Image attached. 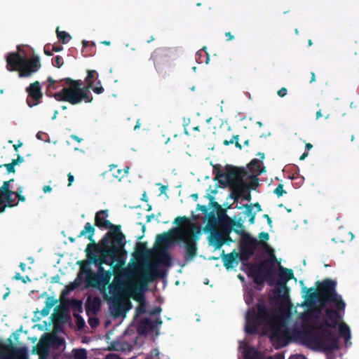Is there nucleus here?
<instances>
[{
	"instance_id": "4c0bfd02",
	"label": "nucleus",
	"mask_w": 359,
	"mask_h": 359,
	"mask_svg": "<svg viewBox=\"0 0 359 359\" xmlns=\"http://www.w3.org/2000/svg\"><path fill=\"white\" fill-rule=\"evenodd\" d=\"M129 168L127 167L124 170L118 169L116 172L112 173L114 178L117 179L118 181H121L128 172Z\"/></svg>"
},
{
	"instance_id": "f3484780",
	"label": "nucleus",
	"mask_w": 359,
	"mask_h": 359,
	"mask_svg": "<svg viewBox=\"0 0 359 359\" xmlns=\"http://www.w3.org/2000/svg\"><path fill=\"white\" fill-rule=\"evenodd\" d=\"M335 307L336 309L326 308L325 309V318L322 323H318V325H324V326L332 329L337 328L342 318L340 312L344 311L346 306L341 309H339L336 306Z\"/></svg>"
},
{
	"instance_id": "a19ab883",
	"label": "nucleus",
	"mask_w": 359,
	"mask_h": 359,
	"mask_svg": "<svg viewBox=\"0 0 359 359\" xmlns=\"http://www.w3.org/2000/svg\"><path fill=\"white\" fill-rule=\"evenodd\" d=\"M96 94H101L104 92V89L102 86L101 81L100 80L96 81V85L95 86H93L92 88H90Z\"/></svg>"
},
{
	"instance_id": "423d86ee",
	"label": "nucleus",
	"mask_w": 359,
	"mask_h": 359,
	"mask_svg": "<svg viewBox=\"0 0 359 359\" xmlns=\"http://www.w3.org/2000/svg\"><path fill=\"white\" fill-rule=\"evenodd\" d=\"M315 325V330L304 332V338L311 344L325 351L338 348L339 339L332 329L324 325Z\"/></svg>"
},
{
	"instance_id": "09e8293b",
	"label": "nucleus",
	"mask_w": 359,
	"mask_h": 359,
	"mask_svg": "<svg viewBox=\"0 0 359 359\" xmlns=\"http://www.w3.org/2000/svg\"><path fill=\"white\" fill-rule=\"evenodd\" d=\"M47 82L48 83V86H47V90H50V89L55 90L57 88V87L55 86L57 81L53 79L52 77H50V76L48 77Z\"/></svg>"
},
{
	"instance_id": "774afa93",
	"label": "nucleus",
	"mask_w": 359,
	"mask_h": 359,
	"mask_svg": "<svg viewBox=\"0 0 359 359\" xmlns=\"http://www.w3.org/2000/svg\"><path fill=\"white\" fill-rule=\"evenodd\" d=\"M289 359H306V358L304 357V355H301V354H297V355H291Z\"/></svg>"
},
{
	"instance_id": "72a5a7b5",
	"label": "nucleus",
	"mask_w": 359,
	"mask_h": 359,
	"mask_svg": "<svg viewBox=\"0 0 359 359\" xmlns=\"http://www.w3.org/2000/svg\"><path fill=\"white\" fill-rule=\"evenodd\" d=\"M244 219L242 217H239L236 221L233 219L232 228L234 232L237 234L243 235L244 233L243 223Z\"/></svg>"
},
{
	"instance_id": "473e14b6",
	"label": "nucleus",
	"mask_w": 359,
	"mask_h": 359,
	"mask_svg": "<svg viewBox=\"0 0 359 359\" xmlns=\"http://www.w3.org/2000/svg\"><path fill=\"white\" fill-rule=\"evenodd\" d=\"M206 47H203L197 52L196 61L198 63H202L204 62L205 63L208 64L209 62L210 57L206 51Z\"/></svg>"
},
{
	"instance_id": "bb28decb",
	"label": "nucleus",
	"mask_w": 359,
	"mask_h": 359,
	"mask_svg": "<svg viewBox=\"0 0 359 359\" xmlns=\"http://www.w3.org/2000/svg\"><path fill=\"white\" fill-rule=\"evenodd\" d=\"M147 248L145 243L138 242L136 244L134 257L137 260L144 259L147 255Z\"/></svg>"
},
{
	"instance_id": "f257e3e1",
	"label": "nucleus",
	"mask_w": 359,
	"mask_h": 359,
	"mask_svg": "<svg viewBox=\"0 0 359 359\" xmlns=\"http://www.w3.org/2000/svg\"><path fill=\"white\" fill-rule=\"evenodd\" d=\"M95 231V227L90 222H87L78 236L79 238L86 236L90 242L85 250L88 259L97 268L102 266V264L112 266L123 264L126 255L124 240L118 243L114 240H107L106 243H103L101 240L96 243L93 239Z\"/></svg>"
},
{
	"instance_id": "0e129e2a",
	"label": "nucleus",
	"mask_w": 359,
	"mask_h": 359,
	"mask_svg": "<svg viewBox=\"0 0 359 359\" xmlns=\"http://www.w3.org/2000/svg\"><path fill=\"white\" fill-rule=\"evenodd\" d=\"M23 161H24V158L19 154L18 155L17 158L12 160V162L14 163L15 166L16 165H18L20 163H22Z\"/></svg>"
},
{
	"instance_id": "6e6552de",
	"label": "nucleus",
	"mask_w": 359,
	"mask_h": 359,
	"mask_svg": "<svg viewBox=\"0 0 359 359\" xmlns=\"http://www.w3.org/2000/svg\"><path fill=\"white\" fill-rule=\"evenodd\" d=\"M266 251L271 253V259H264L257 266L248 264L250 269L248 276L252 278L254 283L258 286H263L265 281L270 285L273 284L272 277L275 271L273 267L277 259L271 248H268Z\"/></svg>"
},
{
	"instance_id": "ea45409f",
	"label": "nucleus",
	"mask_w": 359,
	"mask_h": 359,
	"mask_svg": "<svg viewBox=\"0 0 359 359\" xmlns=\"http://www.w3.org/2000/svg\"><path fill=\"white\" fill-rule=\"evenodd\" d=\"M71 305H72V307L73 309H74L79 312H82L83 309H82V303L81 301L76 300V299H73L71 302Z\"/></svg>"
},
{
	"instance_id": "6ab92c4d",
	"label": "nucleus",
	"mask_w": 359,
	"mask_h": 359,
	"mask_svg": "<svg viewBox=\"0 0 359 359\" xmlns=\"http://www.w3.org/2000/svg\"><path fill=\"white\" fill-rule=\"evenodd\" d=\"M14 182V179H11L8 181H4L2 186L0 187V205L6 203L7 207L12 208L16 206L18 203L13 198V191L11 189V183Z\"/></svg>"
},
{
	"instance_id": "c756f323",
	"label": "nucleus",
	"mask_w": 359,
	"mask_h": 359,
	"mask_svg": "<svg viewBox=\"0 0 359 359\" xmlns=\"http://www.w3.org/2000/svg\"><path fill=\"white\" fill-rule=\"evenodd\" d=\"M86 282L88 285L93 287H97L100 285L98 274L92 272L90 270H88L87 271Z\"/></svg>"
},
{
	"instance_id": "13d9d810",
	"label": "nucleus",
	"mask_w": 359,
	"mask_h": 359,
	"mask_svg": "<svg viewBox=\"0 0 359 359\" xmlns=\"http://www.w3.org/2000/svg\"><path fill=\"white\" fill-rule=\"evenodd\" d=\"M44 53L46 55H48V56H50L53 55V52L52 51V46L49 44H47L44 46Z\"/></svg>"
},
{
	"instance_id": "4be33fe9",
	"label": "nucleus",
	"mask_w": 359,
	"mask_h": 359,
	"mask_svg": "<svg viewBox=\"0 0 359 359\" xmlns=\"http://www.w3.org/2000/svg\"><path fill=\"white\" fill-rule=\"evenodd\" d=\"M205 217L208 220V222L203 228L204 232H208L210 231H214V229H217L216 228L218 226L219 221L218 218H217L215 210L210 211L205 216Z\"/></svg>"
},
{
	"instance_id": "4468645a",
	"label": "nucleus",
	"mask_w": 359,
	"mask_h": 359,
	"mask_svg": "<svg viewBox=\"0 0 359 359\" xmlns=\"http://www.w3.org/2000/svg\"><path fill=\"white\" fill-rule=\"evenodd\" d=\"M259 244L258 241L247 234L242 238L240 245V260L243 262H248L254 255L256 248Z\"/></svg>"
},
{
	"instance_id": "393cba45",
	"label": "nucleus",
	"mask_w": 359,
	"mask_h": 359,
	"mask_svg": "<svg viewBox=\"0 0 359 359\" xmlns=\"http://www.w3.org/2000/svg\"><path fill=\"white\" fill-rule=\"evenodd\" d=\"M238 252H232L223 257L224 266L226 269H230L234 267V264H238V258L240 259Z\"/></svg>"
},
{
	"instance_id": "39448f33",
	"label": "nucleus",
	"mask_w": 359,
	"mask_h": 359,
	"mask_svg": "<svg viewBox=\"0 0 359 359\" xmlns=\"http://www.w3.org/2000/svg\"><path fill=\"white\" fill-rule=\"evenodd\" d=\"M6 69L9 72H18L20 78L29 77L37 72L41 65L38 56L28 58L19 46L18 51L10 52L6 56Z\"/></svg>"
},
{
	"instance_id": "f03ea898",
	"label": "nucleus",
	"mask_w": 359,
	"mask_h": 359,
	"mask_svg": "<svg viewBox=\"0 0 359 359\" xmlns=\"http://www.w3.org/2000/svg\"><path fill=\"white\" fill-rule=\"evenodd\" d=\"M87 73L88 75L85 80L86 86H83V82L81 80H73L71 78H65L61 80L68 86L55 93L53 95L54 98L57 101L68 102L74 105L83 101L91 102L93 97L89 90L93 87L95 81L97 79L98 74L95 70H88Z\"/></svg>"
},
{
	"instance_id": "2eb2a0df",
	"label": "nucleus",
	"mask_w": 359,
	"mask_h": 359,
	"mask_svg": "<svg viewBox=\"0 0 359 359\" xmlns=\"http://www.w3.org/2000/svg\"><path fill=\"white\" fill-rule=\"evenodd\" d=\"M279 288L277 290V296L283 299H288V288L286 285L287 281L292 279H295L293 271L290 269H287L280 266L279 273Z\"/></svg>"
},
{
	"instance_id": "5fc2aeb1",
	"label": "nucleus",
	"mask_w": 359,
	"mask_h": 359,
	"mask_svg": "<svg viewBox=\"0 0 359 359\" xmlns=\"http://www.w3.org/2000/svg\"><path fill=\"white\" fill-rule=\"evenodd\" d=\"M197 210H200L201 211H202L204 215H205V216L210 212H209V208L206 205H203L198 204Z\"/></svg>"
},
{
	"instance_id": "dca6fc26",
	"label": "nucleus",
	"mask_w": 359,
	"mask_h": 359,
	"mask_svg": "<svg viewBox=\"0 0 359 359\" xmlns=\"http://www.w3.org/2000/svg\"><path fill=\"white\" fill-rule=\"evenodd\" d=\"M184 228H172L168 231L158 234L156 238V242L158 245H163V248H168V245L175 241H179L182 238Z\"/></svg>"
},
{
	"instance_id": "20e7f679",
	"label": "nucleus",
	"mask_w": 359,
	"mask_h": 359,
	"mask_svg": "<svg viewBox=\"0 0 359 359\" xmlns=\"http://www.w3.org/2000/svg\"><path fill=\"white\" fill-rule=\"evenodd\" d=\"M316 285L317 290H314L313 287L307 290V294L305 295L307 306H314L316 299H318L322 306L327 303H333L339 309H344L345 302L341 295L337 292V282L335 280L325 278L322 281H317Z\"/></svg>"
},
{
	"instance_id": "603ef678",
	"label": "nucleus",
	"mask_w": 359,
	"mask_h": 359,
	"mask_svg": "<svg viewBox=\"0 0 359 359\" xmlns=\"http://www.w3.org/2000/svg\"><path fill=\"white\" fill-rule=\"evenodd\" d=\"M208 198L210 200V204L213 208V210H217L222 208V206L216 201H212L213 197L210 195H208Z\"/></svg>"
},
{
	"instance_id": "0eeeda50",
	"label": "nucleus",
	"mask_w": 359,
	"mask_h": 359,
	"mask_svg": "<svg viewBox=\"0 0 359 359\" xmlns=\"http://www.w3.org/2000/svg\"><path fill=\"white\" fill-rule=\"evenodd\" d=\"M163 273L158 269L156 264L149 265L144 271V274L136 283H132L130 289L137 294L133 299L139 302V305L135 309V316L138 317L146 313L147 305L142 292L147 283L154 281L156 278L161 277Z\"/></svg>"
},
{
	"instance_id": "052dcab7",
	"label": "nucleus",
	"mask_w": 359,
	"mask_h": 359,
	"mask_svg": "<svg viewBox=\"0 0 359 359\" xmlns=\"http://www.w3.org/2000/svg\"><path fill=\"white\" fill-rule=\"evenodd\" d=\"M287 93V90L286 88L283 87L280 90H278L277 94L279 97H285Z\"/></svg>"
},
{
	"instance_id": "58836bf2",
	"label": "nucleus",
	"mask_w": 359,
	"mask_h": 359,
	"mask_svg": "<svg viewBox=\"0 0 359 359\" xmlns=\"http://www.w3.org/2000/svg\"><path fill=\"white\" fill-rule=\"evenodd\" d=\"M129 344L127 342L123 343H118L116 344H112V349L115 351H125L127 348L129 347Z\"/></svg>"
},
{
	"instance_id": "7ed1b4c3",
	"label": "nucleus",
	"mask_w": 359,
	"mask_h": 359,
	"mask_svg": "<svg viewBox=\"0 0 359 359\" xmlns=\"http://www.w3.org/2000/svg\"><path fill=\"white\" fill-rule=\"evenodd\" d=\"M215 180L231 191L230 197L235 201L240 198L241 192L245 188L244 180L247 178L248 171L244 168H238L231 165H225L224 170L219 165L213 166Z\"/></svg>"
},
{
	"instance_id": "37998d69",
	"label": "nucleus",
	"mask_w": 359,
	"mask_h": 359,
	"mask_svg": "<svg viewBox=\"0 0 359 359\" xmlns=\"http://www.w3.org/2000/svg\"><path fill=\"white\" fill-rule=\"evenodd\" d=\"M243 207L245 209L244 213L248 217H251L254 215H256V213L253 212L252 204H245L243 205Z\"/></svg>"
},
{
	"instance_id": "7c9ffc66",
	"label": "nucleus",
	"mask_w": 359,
	"mask_h": 359,
	"mask_svg": "<svg viewBox=\"0 0 359 359\" xmlns=\"http://www.w3.org/2000/svg\"><path fill=\"white\" fill-rule=\"evenodd\" d=\"M337 327L339 328L340 336L343 337L346 341H348L351 337L349 327L345 323H341Z\"/></svg>"
},
{
	"instance_id": "aec40b11",
	"label": "nucleus",
	"mask_w": 359,
	"mask_h": 359,
	"mask_svg": "<svg viewBox=\"0 0 359 359\" xmlns=\"http://www.w3.org/2000/svg\"><path fill=\"white\" fill-rule=\"evenodd\" d=\"M321 313V310L320 308L315 307L313 309L309 311L304 318V320L305 321H312V330H315V325H318L320 323L318 320H320Z\"/></svg>"
},
{
	"instance_id": "cd10ccee",
	"label": "nucleus",
	"mask_w": 359,
	"mask_h": 359,
	"mask_svg": "<svg viewBox=\"0 0 359 359\" xmlns=\"http://www.w3.org/2000/svg\"><path fill=\"white\" fill-rule=\"evenodd\" d=\"M248 167L252 175H259L265 172V168H261L260 161L257 158L252 159L248 165Z\"/></svg>"
},
{
	"instance_id": "1a4fd4ad",
	"label": "nucleus",
	"mask_w": 359,
	"mask_h": 359,
	"mask_svg": "<svg viewBox=\"0 0 359 359\" xmlns=\"http://www.w3.org/2000/svg\"><path fill=\"white\" fill-rule=\"evenodd\" d=\"M109 215L107 210H100L95 214V224L98 228L108 229L109 231L101 239L103 243H106L107 240H114L116 242H121L125 240V235L121 232V225H115L109 220L106 219Z\"/></svg>"
},
{
	"instance_id": "864d4df0",
	"label": "nucleus",
	"mask_w": 359,
	"mask_h": 359,
	"mask_svg": "<svg viewBox=\"0 0 359 359\" xmlns=\"http://www.w3.org/2000/svg\"><path fill=\"white\" fill-rule=\"evenodd\" d=\"M240 198H242L243 200L250 201H251L252 196L250 191L249 190L244 191L241 195Z\"/></svg>"
},
{
	"instance_id": "6e6d98bb",
	"label": "nucleus",
	"mask_w": 359,
	"mask_h": 359,
	"mask_svg": "<svg viewBox=\"0 0 359 359\" xmlns=\"http://www.w3.org/2000/svg\"><path fill=\"white\" fill-rule=\"evenodd\" d=\"M48 137V135L42 131H39L36 134V138L38 140H42V141H46V138Z\"/></svg>"
},
{
	"instance_id": "79ce46f5",
	"label": "nucleus",
	"mask_w": 359,
	"mask_h": 359,
	"mask_svg": "<svg viewBox=\"0 0 359 359\" xmlns=\"http://www.w3.org/2000/svg\"><path fill=\"white\" fill-rule=\"evenodd\" d=\"M216 216L219 222L226 219V217H229L226 213V210L222 207L217 210Z\"/></svg>"
},
{
	"instance_id": "a211bd4d",
	"label": "nucleus",
	"mask_w": 359,
	"mask_h": 359,
	"mask_svg": "<svg viewBox=\"0 0 359 359\" xmlns=\"http://www.w3.org/2000/svg\"><path fill=\"white\" fill-rule=\"evenodd\" d=\"M26 92L28 94L26 102L29 107H33L41 103L43 93L39 81H36L30 83L26 88Z\"/></svg>"
},
{
	"instance_id": "3c124183",
	"label": "nucleus",
	"mask_w": 359,
	"mask_h": 359,
	"mask_svg": "<svg viewBox=\"0 0 359 359\" xmlns=\"http://www.w3.org/2000/svg\"><path fill=\"white\" fill-rule=\"evenodd\" d=\"M286 192L283 189V184H279L274 190V194H276L278 197L282 196Z\"/></svg>"
},
{
	"instance_id": "b1692460",
	"label": "nucleus",
	"mask_w": 359,
	"mask_h": 359,
	"mask_svg": "<svg viewBox=\"0 0 359 359\" xmlns=\"http://www.w3.org/2000/svg\"><path fill=\"white\" fill-rule=\"evenodd\" d=\"M210 242L215 245L216 249H219L224 244V236L223 233L219 232L217 229L210 231Z\"/></svg>"
},
{
	"instance_id": "bf43d9fd",
	"label": "nucleus",
	"mask_w": 359,
	"mask_h": 359,
	"mask_svg": "<svg viewBox=\"0 0 359 359\" xmlns=\"http://www.w3.org/2000/svg\"><path fill=\"white\" fill-rule=\"evenodd\" d=\"M88 323L89 325L92 327H95L96 326L98 325L99 324V320L97 318H90L88 320Z\"/></svg>"
},
{
	"instance_id": "2f4dec72",
	"label": "nucleus",
	"mask_w": 359,
	"mask_h": 359,
	"mask_svg": "<svg viewBox=\"0 0 359 359\" xmlns=\"http://www.w3.org/2000/svg\"><path fill=\"white\" fill-rule=\"evenodd\" d=\"M97 271L98 276L100 277V284H107L109 282L111 278V272L109 271H106L102 266H99Z\"/></svg>"
},
{
	"instance_id": "c9c22d12",
	"label": "nucleus",
	"mask_w": 359,
	"mask_h": 359,
	"mask_svg": "<svg viewBox=\"0 0 359 359\" xmlns=\"http://www.w3.org/2000/svg\"><path fill=\"white\" fill-rule=\"evenodd\" d=\"M261 326L259 324H257L255 322H248L247 321V324L245 325V330L246 333L249 334H255L257 332V327Z\"/></svg>"
},
{
	"instance_id": "a878e982",
	"label": "nucleus",
	"mask_w": 359,
	"mask_h": 359,
	"mask_svg": "<svg viewBox=\"0 0 359 359\" xmlns=\"http://www.w3.org/2000/svg\"><path fill=\"white\" fill-rule=\"evenodd\" d=\"M259 179L257 178V175H250L248 172L247 178L244 180V186L245 188L241 192V194L244 191L250 189H255L259 185Z\"/></svg>"
},
{
	"instance_id": "338daca9",
	"label": "nucleus",
	"mask_w": 359,
	"mask_h": 359,
	"mask_svg": "<svg viewBox=\"0 0 359 359\" xmlns=\"http://www.w3.org/2000/svg\"><path fill=\"white\" fill-rule=\"evenodd\" d=\"M105 359H122L118 355L116 354H114V353H110V354H108Z\"/></svg>"
},
{
	"instance_id": "9b49d317",
	"label": "nucleus",
	"mask_w": 359,
	"mask_h": 359,
	"mask_svg": "<svg viewBox=\"0 0 359 359\" xmlns=\"http://www.w3.org/2000/svg\"><path fill=\"white\" fill-rule=\"evenodd\" d=\"M200 233L198 228L195 225H191L189 228H184L182 238L179 239L178 242L184 244L185 248V260L188 262L193 260L197 255V240L198 234Z\"/></svg>"
},
{
	"instance_id": "9d476101",
	"label": "nucleus",
	"mask_w": 359,
	"mask_h": 359,
	"mask_svg": "<svg viewBox=\"0 0 359 359\" xmlns=\"http://www.w3.org/2000/svg\"><path fill=\"white\" fill-rule=\"evenodd\" d=\"M269 339L276 348L284 347L291 339V334L283 320H274L269 323Z\"/></svg>"
},
{
	"instance_id": "e433bc0d",
	"label": "nucleus",
	"mask_w": 359,
	"mask_h": 359,
	"mask_svg": "<svg viewBox=\"0 0 359 359\" xmlns=\"http://www.w3.org/2000/svg\"><path fill=\"white\" fill-rule=\"evenodd\" d=\"M57 38L62 41V43H67L71 39V36L65 31L57 30Z\"/></svg>"
},
{
	"instance_id": "f704fd0d",
	"label": "nucleus",
	"mask_w": 359,
	"mask_h": 359,
	"mask_svg": "<svg viewBox=\"0 0 359 359\" xmlns=\"http://www.w3.org/2000/svg\"><path fill=\"white\" fill-rule=\"evenodd\" d=\"M74 359H87V351L85 348H75L73 349Z\"/></svg>"
},
{
	"instance_id": "c85d7f7f",
	"label": "nucleus",
	"mask_w": 359,
	"mask_h": 359,
	"mask_svg": "<svg viewBox=\"0 0 359 359\" xmlns=\"http://www.w3.org/2000/svg\"><path fill=\"white\" fill-rule=\"evenodd\" d=\"M232 224L233 219L229 217H226V219L219 222L218 226H220L224 236H227L233 230Z\"/></svg>"
},
{
	"instance_id": "a18cd8bd",
	"label": "nucleus",
	"mask_w": 359,
	"mask_h": 359,
	"mask_svg": "<svg viewBox=\"0 0 359 359\" xmlns=\"http://www.w3.org/2000/svg\"><path fill=\"white\" fill-rule=\"evenodd\" d=\"M57 302V300L55 299L54 297H47L46 300V307H48L50 310L51 309V308Z\"/></svg>"
},
{
	"instance_id": "f8f14e48",
	"label": "nucleus",
	"mask_w": 359,
	"mask_h": 359,
	"mask_svg": "<svg viewBox=\"0 0 359 359\" xmlns=\"http://www.w3.org/2000/svg\"><path fill=\"white\" fill-rule=\"evenodd\" d=\"M171 50L166 48L155 49L151 55L155 69L158 74L165 79L168 74L167 69L170 67L171 62Z\"/></svg>"
},
{
	"instance_id": "c03bdc74",
	"label": "nucleus",
	"mask_w": 359,
	"mask_h": 359,
	"mask_svg": "<svg viewBox=\"0 0 359 359\" xmlns=\"http://www.w3.org/2000/svg\"><path fill=\"white\" fill-rule=\"evenodd\" d=\"M188 222H189V219L186 216L177 217L173 222V223L177 226H181L183 224L188 223Z\"/></svg>"
},
{
	"instance_id": "4d7b16f0",
	"label": "nucleus",
	"mask_w": 359,
	"mask_h": 359,
	"mask_svg": "<svg viewBox=\"0 0 359 359\" xmlns=\"http://www.w3.org/2000/svg\"><path fill=\"white\" fill-rule=\"evenodd\" d=\"M76 318V323L79 327H82L85 325L83 319L79 315H74Z\"/></svg>"
},
{
	"instance_id": "5701e85b",
	"label": "nucleus",
	"mask_w": 359,
	"mask_h": 359,
	"mask_svg": "<svg viewBox=\"0 0 359 359\" xmlns=\"http://www.w3.org/2000/svg\"><path fill=\"white\" fill-rule=\"evenodd\" d=\"M157 262L158 264L166 266L172 265V257L166 248H162L158 251Z\"/></svg>"
},
{
	"instance_id": "8fccbe9b",
	"label": "nucleus",
	"mask_w": 359,
	"mask_h": 359,
	"mask_svg": "<svg viewBox=\"0 0 359 359\" xmlns=\"http://www.w3.org/2000/svg\"><path fill=\"white\" fill-rule=\"evenodd\" d=\"M3 166L6 168L7 172L8 173H11V172L14 173L15 172V165H14V163H13V162L10 163H6L4 165H1L0 168H1Z\"/></svg>"
},
{
	"instance_id": "69168bd1",
	"label": "nucleus",
	"mask_w": 359,
	"mask_h": 359,
	"mask_svg": "<svg viewBox=\"0 0 359 359\" xmlns=\"http://www.w3.org/2000/svg\"><path fill=\"white\" fill-rule=\"evenodd\" d=\"M41 315L42 317L47 316L50 313V309L48 307H46V306L42 309V310L40 311Z\"/></svg>"
},
{
	"instance_id": "ddd939ff",
	"label": "nucleus",
	"mask_w": 359,
	"mask_h": 359,
	"mask_svg": "<svg viewBox=\"0 0 359 359\" xmlns=\"http://www.w3.org/2000/svg\"><path fill=\"white\" fill-rule=\"evenodd\" d=\"M246 321L255 322L261 325L269 324L271 320V313L263 302H259L256 308H251L246 314Z\"/></svg>"
},
{
	"instance_id": "412c9836",
	"label": "nucleus",
	"mask_w": 359,
	"mask_h": 359,
	"mask_svg": "<svg viewBox=\"0 0 359 359\" xmlns=\"http://www.w3.org/2000/svg\"><path fill=\"white\" fill-rule=\"evenodd\" d=\"M154 329V322L147 318L142 320L137 326V332L141 334H147Z\"/></svg>"
},
{
	"instance_id": "680f3d73",
	"label": "nucleus",
	"mask_w": 359,
	"mask_h": 359,
	"mask_svg": "<svg viewBox=\"0 0 359 359\" xmlns=\"http://www.w3.org/2000/svg\"><path fill=\"white\" fill-rule=\"evenodd\" d=\"M161 312V308L160 306L156 307L153 310L149 311V315L151 316H156L160 314Z\"/></svg>"
},
{
	"instance_id": "49530a36",
	"label": "nucleus",
	"mask_w": 359,
	"mask_h": 359,
	"mask_svg": "<svg viewBox=\"0 0 359 359\" xmlns=\"http://www.w3.org/2000/svg\"><path fill=\"white\" fill-rule=\"evenodd\" d=\"M63 63H64L63 59L60 55H57L56 57H55V58L53 59V65L55 67H58V68H60L63 65Z\"/></svg>"
},
{
	"instance_id": "e2e57ef3",
	"label": "nucleus",
	"mask_w": 359,
	"mask_h": 359,
	"mask_svg": "<svg viewBox=\"0 0 359 359\" xmlns=\"http://www.w3.org/2000/svg\"><path fill=\"white\" fill-rule=\"evenodd\" d=\"M259 238L263 241H268L269 239V235L266 232H261L259 233Z\"/></svg>"
},
{
	"instance_id": "de8ad7c7",
	"label": "nucleus",
	"mask_w": 359,
	"mask_h": 359,
	"mask_svg": "<svg viewBox=\"0 0 359 359\" xmlns=\"http://www.w3.org/2000/svg\"><path fill=\"white\" fill-rule=\"evenodd\" d=\"M123 312V309L120 304H116L114 306V315L115 316H120Z\"/></svg>"
}]
</instances>
